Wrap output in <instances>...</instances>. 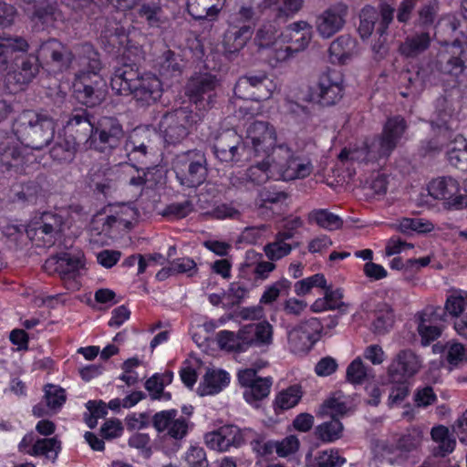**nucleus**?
Segmentation results:
<instances>
[{
	"instance_id": "f257e3e1",
	"label": "nucleus",
	"mask_w": 467,
	"mask_h": 467,
	"mask_svg": "<svg viewBox=\"0 0 467 467\" xmlns=\"http://www.w3.org/2000/svg\"><path fill=\"white\" fill-rule=\"evenodd\" d=\"M67 126L85 139L88 148L104 153L118 148L125 135L122 125L116 118L102 117L95 126L92 116L86 109H75Z\"/></svg>"
},
{
	"instance_id": "f03ea898",
	"label": "nucleus",
	"mask_w": 467,
	"mask_h": 467,
	"mask_svg": "<svg viewBox=\"0 0 467 467\" xmlns=\"http://www.w3.org/2000/svg\"><path fill=\"white\" fill-rule=\"evenodd\" d=\"M110 86L118 95H131L140 107L156 103L163 92L161 82L154 74H141L131 65L117 68L111 77Z\"/></svg>"
},
{
	"instance_id": "7ed1b4c3",
	"label": "nucleus",
	"mask_w": 467,
	"mask_h": 467,
	"mask_svg": "<svg viewBox=\"0 0 467 467\" xmlns=\"http://www.w3.org/2000/svg\"><path fill=\"white\" fill-rule=\"evenodd\" d=\"M55 130V121L49 115L25 110L16 126V134L22 144L39 150L51 142Z\"/></svg>"
},
{
	"instance_id": "20e7f679",
	"label": "nucleus",
	"mask_w": 467,
	"mask_h": 467,
	"mask_svg": "<svg viewBox=\"0 0 467 467\" xmlns=\"http://www.w3.org/2000/svg\"><path fill=\"white\" fill-rule=\"evenodd\" d=\"M172 169L181 185L195 188L202 184L208 175L205 152L192 149L178 153L172 160Z\"/></svg>"
},
{
	"instance_id": "39448f33",
	"label": "nucleus",
	"mask_w": 467,
	"mask_h": 467,
	"mask_svg": "<svg viewBox=\"0 0 467 467\" xmlns=\"http://www.w3.org/2000/svg\"><path fill=\"white\" fill-rule=\"evenodd\" d=\"M197 115L188 108H179L165 112L158 124L163 142L167 146L181 144L191 133Z\"/></svg>"
},
{
	"instance_id": "423d86ee",
	"label": "nucleus",
	"mask_w": 467,
	"mask_h": 467,
	"mask_svg": "<svg viewBox=\"0 0 467 467\" xmlns=\"http://www.w3.org/2000/svg\"><path fill=\"white\" fill-rule=\"evenodd\" d=\"M408 128L405 119L400 115L390 117L383 126L380 135L375 137L369 144V154L378 161L389 157L396 149Z\"/></svg>"
},
{
	"instance_id": "0eeeda50",
	"label": "nucleus",
	"mask_w": 467,
	"mask_h": 467,
	"mask_svg": "<svg viewBox=\"0 0 467 467\" xmlns=\"http://www.w3.org/2000/svg\"><path fill=\"white\" fill-rule=\"evenodd\" d=\"M244 141L249 158L252 154L256 157H268L276 147V130L267 121L254 120L246 128Z\"/></svg>"
},
{
	"instance_id": "6e6552de",
	"label": "nucleus",
	"mask_w": 467,
	"mask_h": 467,
	"mask_svg": "<svg viewBox=\"0 0 467 467\" xmlns=\"http://www.w3.org/2000/svg\"><path fill=\"white\" fill-rule=\"evenodd\" d=\"M276 149L284 154L278 159L272 156L276 180L294 181L306 178L312 173L314 167L309 160L295 156L285 144H280Z\"/></svg>"
},
{
	"instance_id": "1a4fd4ad",
	"label": "nucleus",
	"mask_w": 467,
	"mask_h": 467,
	"mask_svg": "<svg viewBox=\"0 0 467 467\" xmlns=\"http://www.w3.org/2000/svg\"><path fill=\"white\" fill-rule=\"evenodd\" d=\"M310 100L323 107L337 103L343 97V77L340 72L327 69L321 73L310 88Z\"/></svg>"
},
{
	"instance_id": "9d476101",
	"label": "nucleus",
	"mask_w": 467,
	"mask_h": 467,
	"mask_svg": "<svg viewBox=\"0 0 467 467\" xmlns=\"http://www.w3.org/2000/svg\"><path fill=\"white\" fill-rule=\"evenodd\" d=\"M323 325L316 318L306 319L287 331V346L296 355L308 353L319 340Z\"/></svg>"
},
{
	"instance_id": "9b49d317",
	"label": "nucleus",
	"mask_w": 467,
	"mask_h": 467,
	"mask_svg": "<svg viewBox=\"0 0 467 467\" xmlns=\"http://www.w3.org/2000/svg\"><path fill=\"white\" fill-rule=\"evenodd\" d=\"M213 149L216 159L222 162H239L249 158L244 140L234 130L219 133Z\"/></svg>"
},
{
	"instance_id": "f8f14e48",
	"label": "nucleus",
	"mask_w": 467,
	"mask_h": 467,
	"mask_svg": "<svg viewBox=\"0 0 467 467\" xmlns=\"http://www.w3.org/2000/svg\"><path fill=\"white\" fill-rule=\"evenodd\" d=\"M83 255L63 253L59 255L50 257L45 263L47 270L53 269L57 272L65 283L67 289L78 290L80 284L78 281L79 271L83 268Z\"/></svg>"
},
{
	"instance_id": "ddd939ff",
	"label": "nucleus",
	"mask_w": 467,
	"mask_h": 467,
	"mask_svg": "<svg viewBox=\"0 0 467 467\" xmlns=\"http://www.w3.org/2000/svg\"><path fill=\"white\" fill-rule=\"evenodd\" d=\"M251 434L250 428L240 429L235 425H224L217 431L206 433L204 440L211 449L226 451L231 447L239 448L246 443Z\"/></svg>"
},
{
	"instance_id": "4468645a",
	"label": "nucleus",
	"mask_w": 467,
	"mask_h": 467,
	"mask_svg": "<svg viewBox=\"0 0 467 467\" xmlns=\"http://www.w3.org/2000/svg\"><path fill=\"white\" fill-rule=\"evenodd\" d=\"M80 64L84 68L78 74V82L76 85H89L97 88H108L106 79L99 74L101 62L99 53L90 44L80 47Z\"/></svg>"
},
{
	"instance_id": "2eb2a0df",
	"label": "nucleus",
	"mask_w": 467,
	"mask_h": 467,
	"mask_svg": "<svg viewBox=\"0 0 467 467\" xmlns=\"http://www.w3.org/2000/svg\"><path fill=\"white\" fill-rule=\"evenodd\" d=\"M151 423L159 434L176 441H182L187 435L189 430L188 420L182 416H178L176 410L156 412L152 416Z\"/></svg>"
},
{
	"instance_id": "dca6fc26",
	"label": "nucleus",
	"mask_w": 467,
	"mask_h": 467,
	"mask_svg": "<svg viewBox=\"0 0 467 467\" xmlns=\"http://www.w3.org/2000/svg\"><path fill=\"white\" fill-rule=\"evenodd\" d=\"M466 51L459 42H454L439 51L434 67L441 74L457 78L466 68Z\"/></svg>"
},
{
	"instance_id": "f3484780",
	"label": "nucleus",
	"mask_w": 467,
	"mask_h": 467,
	"mask_svg": "<svg viewBox=\"0 0 467 467\" xmlns=\"http://www.w3.org/2000/svg\"><path fill=\"white\" fill-rule=\"evenodd\" d=\"M276 180L273 157H264V160L251 165L239 175H232L230 182L234 187H246L248 184L258 186L266 183L269 180Z\"/></svg>"
},
{
	"instance_id": "a211bd4d",
	"label": "nucleus",
	"mask_w": 467,
	"mask_h": 467,
	"mask_svg": "<svg viewBox=\"0 0 467 467\" xmlns=\"http://www.w3.org/2000/svg\"><path fill=\"white\" fill-rule=\"evenodd\" d=\"M429 193L434 199L444 200L453 208L467 206V198L460 194V183L451 176H443L431 182Z\"/></svg>"
},
{
	"instance_id": "6ab92c4d",
	"label": "nucleus",
	"mask_w": 467,
	"mask_h": 467,
	"mask_svg": "<svg viewBox=\"0 0 467 467\" xmlns=\"http://www.w3.org/2000/svg\"><path fill=\"white\" fill-rule=\"evenodd\" d=\"M348 15V6L343 3H337L324 10L316 20V28L323 38H330L339 32Z\"/></svg>"
},
{
	"instance_id": "aec40b11",
	"label": "nucleus",
	"mask_w": 467,
	"mask_h": 467,
	"mask_svg": "<svg viewBox=\"0 0 467 467\" xmlns=\"http://www.w3.org/2000/svg\"><path fill=\"white\" fill-rule=\"evenodd\" d=\"M446 313L440 306H429L419 315L418 332L423 345H429L441 334V323L445 320Z\"/></svg>"
},
{
	"instance_id": "412c9836",
	"label": "nucleus",
	"mask_w": 467,
	"mask_h": 467,
	"mask_svg": "<svg viewBox=\"0 0 467 467\" xmlns=\"http://www.w3.org/2000/svg\"><path fill=\"white\" fill-rule=\"evenodd\" d=\"M217 86L218 79L215 76L207 73L200 74L189 79L185 93L192 102L196 105L200 103L204 108L203 101L210 105Z\"/></svg>"
},
{
	"instance_id": "4be33fe9",
	"label": "nucleus",
	"mask_w": 467,
	"mask_h": 467,
	"mask_svg": "<svg viewBox=\"0 0 467 467\" xmlns=\"http://www.w3.org/2000/svg\"><path fill=\"white\" fill-rule=\"evenodd\" d=\"M26 155L23 148L13 137L0 140V170L20 173L24 171Z\"/></svg>"
},
{
	"instance_id": "5701e85b",
	"label": "nucleus",
	"mask_w": 467,
	"mask_h": 467,
	"mask_svg": "<svg viewBox=\"0 0 467 467\" xmlns=\"http://www.w3.org/2000/svg\"><path fill=\"white\" fill-rule=\"evenodd\" d=\"M36 57L46 64H53L60 69L67 68L72 60V52L57 39L43 42L36 50Z\"/></svg>"
},
{
	"instance_id": "b1692460",
	"label": "nucleus",
	"mask_w": 467,
	"mask_h": 467,
	"mask_svg": "<svg viewBox=\"0 0 467 467\" xmlns=\"http://www.w3.org/2000/svg\"><path fill=\"white\" fill-rule=\"evenodd\" d=\"M421 368L420 358L410 349L400 350L389 367V380L413 377Z\"/></svg>"
},
{
	"instance_id": "393cba45",
	"label": "nucleus",
	"mask_w": 467,
	"mask_h": 467,
	"mask_svg": "<svg viewBox=\"0 0 467 467\" xmlns=\"http://www.w3.org/2000/svg\"><path fill=\"white\" fill-rule=\"evenodd\" d=\"M39 60L36 56L29 55L22 58L17 67L7 73L6 83L14 86V90L23 89L39 72Z\"/></svg>"
},
{
	"instance_id": "a878e982",
	"label": "nucleus",
	"mask_w": 467,
	"mask_h": 467,
	"mask_svg": "<svg viewBox=\"0 0 467 467\" xmlns=\"http://www.w3.org/2000/svg\"><path fill=\"white\" fill-rule=\"evenodd\" d=\"M251 36L252 28L249 26H231L223 36V52L229 56V57L236 54L245 46L246 41Z\"/></svg>"
},
{
	"instance_id": "bb28decb",
	"label": "nucleus",
	"mask_w": 467,
	"mask_h": 467,
	"mask_svg": "<svg viewBox=\"0 0 467 467\" xmlns=\"http://www.w3.org/2000/svg\"><path fill=\"white\" fill-rule=\"evenodd\" d=\"M45 395L43 401L45 402L47 409L42 403L36 405L33 408V413L36 417H43L48 414L47 410L57 411L66 402L67 396L65 389L59 386L47 384L44 389Z\"/></svg>"
},
{
	"instance_id": "cd10ccee",
	"label": "nucleus",
	"mask_w": 467,
	"mask_h": 467,
	"mask_svg": "<svg viewBox=\"0 0 467 467\" xmlns=\"http://www.w3.org/2000/svg\"><path fill=\"white\" fill-rule=\"evenodd\" d=\"M224 3L225 0H187V8L194 19L213 20Z\"/></svg>"
},
{
	"instance_id": "c85d7f7f",
	"label": "nucleus",
	"mask_w": 467,
	"mask_h": 467,
	"mask_svg": "<svg viewBox=\"0 0 467 467\" xmlns=\"http://www.w3.org/2000/svg\"><path fill=\"white\" fill-rule=\"evenodd\" d=\"M357 42L348 35H342L335 39L328 49L332 63H345L356 53Z\"/></svg>"
},
{
	"instance_id": "c756f323",
	"label": "nucleus",
	"mask_w": 467,
	"mask_h": 467,
	"mask_svg": "<svg viewBox=\"0 0 467 467\" xmlns=\"http://www.w3.org/2000/svg\"><path fill=\"white\" fill-rule=\"evenodd\" d=\"M77 144L76 138L72 135L58 137L50 150V156L60 163H69L76 156Z\"/></svg>"
},
{
	"instance_id": "7c9ffc66",
	"label": "nucleus",
	"mask_w": 467,
	"mask_h": 467,
	"mask_svg": "<svg viewBox=\"0 0 467 467\" xmlns=\"http://www.w3.org/2000/svg\"><path fill=\"white\" fill-rule=\"evenodd\" d=\"M431 41L429 32L416 33L406 37L400 46V52L407 57H416L430 47Z\"/></svg>"
},
{
	"instance_id": "2f4dec72",
	"label": "nucleus",
	"mask_w": 467,
	"mask_h": 467,
	"mask_svg": "<svg viewBox=\"0 0 467 467\" xmlns=\"http://www.w3.org/2000/svg\"><path fill=\"white\" fill-rule=\"evenodd\" d=\"M61 451V441L57 437L37 439L27 454L31 456H44L51 462H56Z\"/></svg>"
},
{
	"instance_id": "473e14b6",
	"label": "nucleus",
	"mask_w": 467,
	"mask_h": 467,
	"mask_svg": "<svg viewBox=\"0 0 467 467\" xmlns=\"http://www.w3.org/2000/svg\"><path fill=\"white\" fill-rule=\"evenodd\" d=\"M449 163L462 171H467V140L458 135L447 150Z\"/></svg>"
},
{
	"instance_id": "72a5a7b5",
	"label": "nucleus",
	"mask_w": 467,
	"mask_h": 467,
	"mask_svg": "<svg viewBox=\"0 0 467 467\" xmlns=\"http://www.w3.org/2000/svg\"><path fill=\"white\" fill-rule=\"evenodd\" d=\"M431 439L438 443L434 450L435 456L444 457L451 453L456 446V440L450 434V431L443 425L433 427L431 431Z\"/></svg>"
},
{
	"instance_id": "f704fd0d",
	"label": "nucleus",
	"mask_w": 467,
	"mask_h": 467,
	"mask_svg": "<svg viewBox=\"0 0 467 467\" xmlns=\"http://www.w3.org/2000/svg\"><path fill=\"white\" fill-rule=\"evenodd\" d=\"M229 382L228 373L223 370H208L199 388L200 394L213 395L221 391Z\"/></svg>"
},
{
	"instance_id": "c9c22d12",
	"label": "nucleus",
	"mask_w": 467,
	"mask_h": 467,
	"mask_svg": "<svg viewBox=\"0 0 467 467\" xmlns=\"http://www.w3.org/2000/svg\"><path fill=\"white\" fill-rule=\"evenodd\" d=\"M307 218L309 223H315L328 231L338 230L343 225L342 219L327 209H315L308 213Z\"/></svg>"
},
{
	"instance_id": "e433bc0d",
	"label": "nucleus",
	"mask_w": 467,
	"mask_h": 467,
	"mask_svg": "<svg viewBox=\"0 0 467 467\" xmlns=\"http://www.w3.org/2000/svg\"><path fill=\"white\" fill-rule=\"evenodd\" d=\"M343 424L338 418H332L317 426L316 437L323 442H333L339 440L343 434Z\"/></svg>"
},
{
	"instance_id": "4c0bfd02",
	"label": "nucleus",
	"mask_w": 467,
	"mask_h": 467,
	"mask_svg": "<svg viewBox=\"0 0 467 467\" xmlns=\"http://www.w3.org/2000/svg\"><path fill=\"white\" fill-rule=\"evenodd\" d=\"M138 13L151 27H160L164 22L161 0H145Z\"/></svg>"
},
{
	"instance_id": "58836bf2",
	"label": "nucleus",
	"mask_w": 467,
	"mask_h": 467,
	"mask_svg": "<svg viewBox=\"0 0 467 467\" xmlns=\"http://www.w3.org/2000/svg\"><path fill=\"white\" fill-rule=\"evenodd\" d=\"M108 88H92L89 85H76V93L78 99L87 107H95L99 105L107 96Z\"/></svg>"
},
{
	"instance_id": "ea45409f",
	"label": "nucleus",
	"mask_w": 467,
	"mask_h": 467,
	"mask_svg": "<svg viewBox=\"0 0 467 467\" xmlns=\"http://www.w3.org/2000/svg\"><path fill=\"white\" fill-rule=\"evenodd\" d=\"M146 131L134 130L130 135L129 140L126 143V150L128 151V157L130 161H139L140 158L145 157L148 154L149 142L148 140L145 141L144 135Z\"/></svg>"
},
{
	"instance_id": "a19ab883",
	"label": "nucleus",
	"mask_w": 467,
	"mask_h": 467,
	"mask_svg": "<svg viewBox=\"0 0 467 467\" xmlns=\"http://www.w3.org/2000/svg\"><path fill=\"white\" fill-rule=\"evenodd\" d=\"M91 187L104 194L108 195L117 189V176L113 170L107 169L100 172L91 175Z\"/></svg>"
},
{
	"instance_id": "79ce46f5",
	"label": "nucleus",
	"mask_w": 467,
	"mask_h": 467,
	"mask_svg": "<svg viewBox=\"0 0 467 467\" xmlns=\"http://www.w3.org/2000/svg\"><path fill=\"white\" fill-rule=\"evenodd\" d=\"M246 79L250 81V88L253 92L257 94L255 96V100H265L270 98L272 91L269 86H272L271 80L268 78L265 73H258V74H248L245 75Z\"/></svg>"
},
{
	"instance_id": "37998d69",
	"label": "nucleus",
	"mask_w": 467,
	"mask_h": 467,
	"mask_svg": "<svg viewBox=\"0 0 467 467\" xmlns=\"http://www.w3.org/2000/svg\"><path fill=\"white\" fill-rule=\"evenodd\" d=\"M346 378L351 384H362L373 378L372 368L365 366L360 358H357L348 366Z\"/></svg>"
},
{
	"instance_id": "c03bdc74",
	"label": "nucleus",
	"mask_w": 467,
	"mask_h": 467,
	"mask_svg": "<svg viewBox=\"0 0 467 467\" xmlns=\"http://www.w3.org/2000/svg\"><path fill=\"white\" fill-rule=\"evenodd\" d=\"M272 385L273 379L271 377H264L262 379H257V384L254 388L244 390V399L250 404H256L258 401L268 397Z\"/></svg>"
},
{
	"instance_id": "a18cd8bd",
	"label": "nucleus",
	"mask_w": 467,
	"mask_h": 467,
	"mask_svg": "<svg viewBox=\"0 0 467 467\" xmlns=\"http://www.w3.org/2000/svg\"><path fill=\"white\" fill-rule=\"evenodd\" d=\"M288 198L284 191L264 188L258 192L255 204L259 209H268L272 204L282 203Z\"/></svg>"
},
{
	"instance_id": "49530a36",
	"label": "nucleus",
	"mask_w": 467,
	"mask_h": 467,
	"mask_svg": "<svg viewBox=\"0 0 467 467\" xmlns=\"http://www.w3.org/2000/svg\"><path fill=\"white\" fill-rule=\"evenodd\" d=\"M378 20L379 13L373 7L367 6L362 9L358 29L362 38H368L371 36L375 27L377 28Z\"/></svg>"
},
{
	"instance_id": "de8ad7c7",
	"label": "nucleus",
	"mask_w": 467,
	"mask_h": 467,
	"mask_svg": "<svg viewBox=\"0 0 467 467\" xmlns=\"http://www.w3.org/2000/svg\"><path fill=\"white\" fill-rule=\"evenodd\" d=\"M31 18L37 20L42 25H49L57 19V8L47 0H42L30 12Z\"/></svg>"
},
{
	"instance_id": "09e8293b",
	"label": "nucleus",
	"mask_w": 467,
	"mask_h": 467,
	"mask_svg": "<svg viewBox=\"0 0 467 467\" xmlns=\"http://www.w3.org/2000/svg\"><path fill=\"white\" fill-rule=\"evenodd\" d=\"M38 223L56 241L61 237L64 221L62 216L52 213H45L40 218Z\"/></svg>"
},
{
	"instance_id": "8fccbe9b",
	"label": "nucleus",
	"mask_w": 467,
	"mask_h": 467,
	"mask_svg": "<svg viewBox=\"0 0 467 467\" xmlns=\"http://www.w3.org/2000/svg\"><path fill=\"white\" fill-rule=\"evenodd\" d=\"M346 459L339 455L338 450L329 449L318 451L314 459V467H341Z\"/></svg>"
},
{
	"instance_id": "3c124183",
	"label": "nucleus",
	"mask_w": 467,
	"mask_h": 467,
	"mask_svg": "<svg viewBox=\"0 0 467 467\" xmlns=\"http://www.w3.org/2000/svg\"><path fill=\"white\" fill-rule=\"evenodd\" d=\"M119 222H126L125 219L116 217L115 213L111 215H108L103 218H99V216H96L91 223L90 226V232L91 234H104L109 235L110 233V230L115 227L119 226Z\"/></svg>"
},
{
	"instance_id": "603ef678",
	"label": "nucleus",
	"mask_w": 467,
	"mask_h": 467,
	"mask_svg": "<svg viewBox=\"0 0 467 467\" xmlns=\"http://www.w3.org/2000/svg\"><path fill=\"white\" fill-rule=\"evenodd\" d=\"M301 397V388L298 385H294L277 395L275 404L282 410H288L296 406L299 402Z\"/></svg>"
},
{
	"instance_id": "864d4df0",
	"label": "nucleus",
	"mask_w": 467,
	"mask_h": 467,
	"mask_svg": "<svg viewBox=\"0 0 467 467\" xmlns=\"http://www.w3.org/2000/svg\"><path fill=\"white\" fill-rule=\"evenodd\" d=\"M252 436L248 439L252 451L258 457H265L273 453L275 443L272 441H265V436L252 430Z\"/></svg>"
},
{
	"instance_id": "5fc2aeb1",
	"label": "nucleus",
	"mask_w": 467,
	"mask_h": 467,
	"mask_svg": "<svg viewBox=\"0 0 467 467\" xmlns=\"http://www.w3.org/2000/svg\"><path fill=\"white\" fill-rule=\"evenodd\" d=\"M26 234L37 246L50 247L57 242L38 222L32 223L26 229Z\"/></svg>"
},
{
	"instance_id": "6e6d98bb",
	"label": "nucleus",
	"mask_w": 467,
	"mask_h": 467,
	"mask_svg": "<svg viewBox=\"0 0 467 467\" xmlns=\"http://www.w3.org/2000/svg\"><path fill=\"white\" fill-rule=\"evenodd\" d=\"M0 45L10 57L15 52H26L29 48V44L24 37L6 34H0Z\"/></svg>"
},
{
	"instance_id": "4d7b16f0",
	"label": "nucleus",
	"mask_w": 467,
	"mask_h": 467,
	"mask_svg": "<svg viewBox=\"0 0 467 467\" xmlns=\"http://www.w3.org/2000/svg\"><path fill=\"white\" fill-rule=\"evenodd\" d=\"M392 384L389 395V405H399L410 394L409 382L405 379H400L399 380H389Z\"/></svg>"
},
{
	"instance_id": "13d9d810",
	"label": "nucleus",
	"mask_w": 467,
	"mask_h": 467,
	"mask_svg": "<svg viewBox=\"0 0 467 467\" xmlns=\"http://www.w3.org/2000/svg\"><path fill=\"white\" fill-rule=\"evenodd\" d=\"M145 389L149 391L152 400H170L171 393L164 392V379L160 374H154L145 382Z\"/></svg>"
},
{
	"instance_id": "bf43d9fd",
	"label": "nucleus",
	"mask_w": 467,
	"mask_h": 467,
	"mask_svg": "<svg viewBox=\"0 0 467 467\" xmlns=\"http://www.w3.org/2000/svg\"><path fill=\"white\" fill-rule=\"evenodd\" d=\"M18 199L30 203H36L44 199L45 194L42 187L36 182H28L22 186V190L17 193Z\"/></svg>"
},
{
	"instance_id": "052dcab7",
	"label": "nucleus",
	"mask_w": 467,
	"mask_h": 467,
	"mask_svg": "<svg viewBox=\"0 0 467 467\" xmlns=\"http://www.w3.org/2000/svg\"><path fill=\"white\" fill-rule=\"evenodd\" d=\"M369 144L366 143V145L358 150H348L347 149H344L341 150V152L338 155V159L340 161H357L359 163H368V162H375L376 159H372L369 152Z\"/></svg>"
},
{
	"instance_id": "680f3d73",
	"label": "nucleus",
	"mask_w": 467,
	"mask_h": 467,
	"mask_svg": "<svg viewBox=\"0 0 467 467\" xmlns=\"http://www.w3.org/2000/svg\"><path fill=\"white\" fill-rule=\"evenodd\" d=\"M217 342L222 349L234 352H244L237 333L229 330H223L217 334Z\"/></svg>"
},
{
	"instance_id": "e2e57ef3",
	"label": "nucleus",
	"mask_w": 467,
	"mask_h": 467,
	"mask_svg": "<svg viewBox=\"0 0 467 467\" xmlns=\"http://www.w3.org/2000/svg\"><path fill=\"white\" fill-rule=\"evenodd\" d=\"M255 347L268 346L273 340V327L266 321L254 324Z\"/></svg>"
},
{
	"instance_id": "0e129e2a",
	"label": "nucleus",
	"mask_w": 467,
	"mask_h": 467,
	"mask_svg": "<svg viewBox=\"0 0 467 467\" xmlns=\"http://www.w3.org/2000/svg\"><path fill=\"white\" fill-rule=\"evenodd\" d=\"M264 251L269 260L276 261L289 254L292 246L285 242L275 239L273 243L267 244L264 247Z\"/></svg>"
},
{
	"instance_id": "69168bd1",
	"label": "nucleus",
	"mask_w": 467,
	"mask_h": 467,
	"mask_svg": "<svg viewBox=\"0 0 467 467\" xmlns=\"http://www.w3.org/2000/svg\"><path fill=\"white\" fill-rule=\"evenodd\" d=\"M193 211V204L186 200L182 202H173L169 204L163 211V216L172 219H182Z\"/></svg>"
},
{
	"instance_id": "338daca9",
	"label": "nucleus",
	"mask_w": 467,
	"mask_h": 467,
	"mask_svg": "<svg viewBox=\"0 0 467 467\" xmlns=\"http://www.w3.org/2000/svg\"><path fill=\"white\" fill-rule=\"evenodd\" d=\"M290 285L291 283L287 279H280L265 289L260 302L263 304H271L275 302L280 296L281 292L287 291L290 288Z\"/></svg>"
},
{
	"instance_id": "774afa93",
	"label": "nucleus",
	"mask_w": 467,
	"mask_h": 467,
	"mask_svg": "<svg viewBox=\"0 0 467 467\" xmlns=\"http://www.w3.org/2000/svg\"><path fill=\"white\" fill-rule=\"evenodd\" d=\"M189 467H208L206 452L203 448L191 446L185 455Z\"/></svg>"
}]
</instances>
